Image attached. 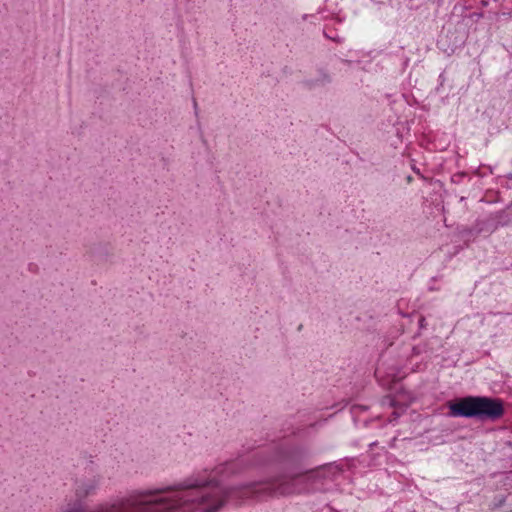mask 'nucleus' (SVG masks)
Masks as SVG:
<instances>
[{"label": "nucleus", "mask_w": 512, "mask_h": 512, "mask_svg": "<svg viewBox=\"0 0 512 512\" xmlns=\"http://www.w3.org/2000/svg\"><path fill=\"white\" fill-rule=\"evenodd\" d=\"M313 480L314 476L304 472H289L269 483L266 490L270 495H292L307 491V484Z\"/></svg>", "instance_id": "2"}, {"label": "nucleus", "mask_w": 512, "mask_h": 512, "mask_svg": "<svg viewBox=\"0 0 512 512\" xmlns=\"http://www.w3.org/2000/svg\"><path fill=\"white\" fill-rule=\"evenodd\" d=\"M96 488H97V481L92 480V481H88V482H85V483H82L81 485H79L76 491H77V494L80 496H87L90 493H92L93 491H95Z\"/></svg>", "instance_id": "3"}, {"label": "nucleus", "mask_w": 512, "mask_h": 512, "mask_svg": "<svg viewBox=\"0 0 512 512\" xmlns=\"http://www.w3.org/2000/svg\"><path fill=\"white\" fill-rule=\"evenodd\" d=\"M508 178L512 180V173L509 174Z\"/></svg>", "instance_id": "5"}, {"label": "nucleus", "mask_w": 512, "mask_h": 512, "mask_svg": "<svg viewBox=\"0 0 512 512\" xmlns=\"http://www.w3.org/2000/svg\"><path fill=\"white\" fill-rule=\"evenodd\" d=\"M453 417L476 418L479 420H496L504 413L500 399L483 396H468L449 405Z\"/></svg>", "instance_id": "1"}, {"label": "nucleus", "mask_w": 512, "mask_h": 512, "mask_svg": "<svg viewBox=\"0 0 512 512\" xmlns=\"http://www.w3.org/2000/svg\"><path fill=\"white\" fill-rule=\"evenodd\" d=\"M424 321H425V319H424V318H421V319H420V326H421V327H423V326H424Z\"/></svg>", "instance_id": "4"}]
</instances>
